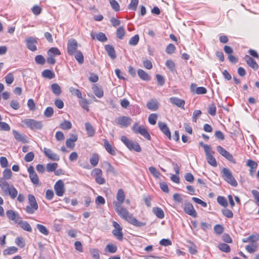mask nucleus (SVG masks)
<instances>
[{
    "instance_id": "nucleus-1",
    "label": "nucleus",
    "mask_w": 259,
    "mask_h": 259,
    "mask_svg": "<svg viewBox=\"0 0 259 259\" xmlns=\"http://www.w3.org/2000/svg\"><path fill=\"white\" fill-rule=\"evenodd\" d=\"M116 212L122 219L127 221L129 223L138 227H142L146 225V223L141 222L138 221L133 214L121 204L118 203H113Z\"/></svg>"
},
{
    "instance_id": "nucleus-2",
    "label": "nucleus",
    "mask_w": 259,
    "mask_h": 259,
    "mask_svg": "<svg viewBox=\"0 0 259 259\" xmlns=\"http://www.w3.org/2000/svg\"><path fill=\"white\" fill-rule=\"evenodd\" d=\"M0 187L3 192L6 195H9L12 198L14 199L17 197L18 191L12 185H9L6 180L0 181Z\"/></svg>"
},
{
    "instance_id": "nucleus-3",
    "label": "nucleus",
    "mask_w": 259,
    "mask_h": 259,
    "mask_svg": "<svg viewBox=\"0 0 259 259\" xmlns=\"http://www.w3.org/2000/svg\"><path fill=\"white\" fill-rule=\"evenodd\" d=\"M200 144L203 147L207 162L210 165L216 167L217 166V162L212 155L214 152L212 151L210 146L203 144L202 142H201Z\"/></svg>"
},
{
    "instance_id": "nucleus-4",
    "label": "nucleus",
    "mask_w": 259,
    "mask_h": 259,
    "mask_svg": "<svg viewBox=\"0 0 259 259\" xmlns=\"http://www.w3.org/2000/svg\"><path fill=\"white\" fill-rule=\"evenodd\" d=\"M121 141L130 150H134L137 152H140L141 151V148L137 142L132 141L124 136L121 137Z\"/></svg>"
},
{
    "instance_id": "nucleus-5",
    "label": "nucleus",
    "mask_w": 259,
    "mask_h": 259,
    "mask_svg": "<svg viewBox=\"0 0 259 259\" xmlns=\"http://www.w3.org/2000/svg\"><path fill=\"white\" fill-rule=\"evenodd\" d=\"M29 205L25 208L26 212L28 214H33L38 209V205L35 197L32 194L28 195Z\"/></svg>"
},
{
    "instance_id": "nucleus-6",
    "label": "nucleus",
    "mask_w": 259,
    "mask_h": 259,
    "mask_svg": "<svg viewBox=\"0 0 259 259\" xmlns=\"http://www.w3.org/2000/svg\"><path fill=\"white\" fill-rule=\"evenodd\" d=\"M222 177L229 184L234 187L238 185L237 181L234 178L232 172L227 168H223L222 170Z\"/></svg>"
},
{
    "instance_id": "nucleus-7",
    "label": "nucleus",
    "mask_w": 259,
    "mask_h": 259,
    "mask_svg": "<svg viewBox=\"0 0 259 259\" xmlns=\"http://www.w3.org/2000/svg\"><path fill=\"white\" fill-rule=\"evenodd\" d=\"M22 122L32 130H40L42 128V123L40 121L28 118L22 120Z\"/></svg>"
},
{
    "instance_id": "nucleus-8",
    "label": "nucleus",
    "mask_w": 259,
    "mask_h": 259,
    "mask_svg": "<svg viewBox=\"0 0 259 259\" xmlns=\"http://www.w3.org/2000/svg\"><path fill=\"white\" fill-rule=\"evenodd\" d=\"M92 176L95 178L96 182L99 185H103L106 180L102 176V171L101 169L97 168L92 171Z\"/></svg>"
},
{
    "instance_id": "nucleus-9",
    "label": "nucleus",
    "mask_w": 259,
    "mask_h": 259,
    "mask_svg": "<svg viewBox=\"0 0 259 259\" xmlns=\"http://www.w3.org/2000/svg\"><path fill=\"white\" fill-rule=\"evenodd\" d=\"M217 151L223 157L226 158L230 162L235 164L236 161L234 158L233 156L230 152L226 150L224 148L221 146L217 147Z\"/></svg>"
},
{
    "instance_id": "nucleus-10",
    "label": "nucleus",
    "mask_w": 259,
    "mask_h": 259,
    "mask_svg": "<svg viewBox=\"0 0 259 259\" xmlns=\"http://www.w3.org/2000/svg\"><path fill=\"white\" fill-rule=\"evenodd\" d=\"M217 151L223 157L226 158L230 162L235 164L236 161L234 158L233 156L230 152L226 150L224 148L221 146L217 147Z\"/></svg>"
},
{
    "instance_id": "nucleus-11",
    "label": "nucleus",
    "mask_w": 259,
    "mask_h": 259,
    "mask_svg": "<svg viewBox=\"0 0 259 259\" xmlns=\"http://www.w3.org/2000/svg\"><path fill=\"white\" fill-rule=\"evenodd\" d=\"M115 123L120 125L121 127H127L132 122V119L128 116H122L116 118L115 120Z\"/></svg>"
},
{
    "instance_id": "nucleus-12",
    "label": "nucleus",
    "mask_w": 259,
    "mask_h": 259,
    "mask_svg": "<svg viewBox=\"0 0 259 259\" xmlns=\"http://www.w3.org/2000/svg\"><path fill=\"white\" fill-rule=\"evenodd\" d=\"M78 43L77 41L73 38L68 40L67 42V51L68 54L70 55H73L77 51Z\"/></svg>"
},
{
    "instance_id": "nucleus-13",
    "label": "nucleus",
    "mask_w": 259,
    "mask_h": 259,
    "mask_svg": "<svg viewBox=\"0 0 259 259\" xmlns=\"http://www.w3.org/2000/svg\"><path fill=\"white\" fill-rule=\"evenodd\" d=\"M54 190L58 196H62L65 192V187L63 181L61 180L57 181L54 185Z\"/></svg>"
},
{
    "instance_id": "nucleus-14",
    "label": "nucleus",
    "mask_w": 259,
    "mask_h": 259,
    "mask_svg": "<svg viewBox=\"0 0 259 259\" xmlns=\"http://www.w3.org/2000/svg\"><path fill=\"white\" fill-rule=\"evenodd\" d=\"M184 210L185 213L192 216L193 218L197 217V212L194 208L192 203L186 202L184 204Z\"/></svg>"
},
{
    "instance_id": "nucleus-15",
    "label": "nucleus",
    "mask_w": 259,
    "mask_h": 259,
    "mask_svg": "<svg viewBox=\"0 0 259 259\" xmlns=\"http://www.w3.org/2000/svg\"><path fill=\"white\" fill-rule=\"evenodd\" d=\"M26 41L27 47L29 50L33 52L36 50V45L37 43L36 38L29 37L26 39Z\"/></svg>"
},
{
    "instance_id": "nucleus-16",
    "label": "nucleus",
    "mask_w": 259,
    "mask_h": 259,
    "mask_svg": "<svg viewBox=\"0 0 259 259\" xmlns=\"http://www.w3.org/2000/svg\"><path fill=\"white\" fill-rule=\"evenodd\" d=\"M44 152L46 156L49 159L54 160V161H59L60 159L59 156L53 152L51 149L44 148Z\"/></svg>"
},
{
    "instance_id": "nucleus-17",
    "label": "nucleus",
    "mask_w": 259,
    "mask_h": 259,
    "mask_svg": "<svg viewBox=\"0 0 259 259\" xmlns=\"http://www.w3.org/2000/svg\"><path fill=\"white\" fill-rule=\"evenodd\" d=\"M6 214L9 220L15 221L16 223H17L21 218L18 213L11 209L8 210Z\"/></svg>"
},
{
    "instance_id": "nucleus-18",
    "label": "nucleus",
    "mask_w": 259,
    "mask_h": 259,
    "mask_svg": "<svg viewBox=\"0 0 259 259\" xmlns=\"http://www.w3.org/2000/svg\"><path fill=\"white\" fill-rule=\"evenodd\" d=\"M158 126L160 130L162 132V133L167 137L168 139L170 140L171 133L166 124L163 122H159Z\"/></svg>"
},
{
    "instance_id": "nucleus-19",
    "label": "nucleus",
    "mask_w": 259,
    "mask_h": 259,
    "mask_svg": "<svg viewBox=\"0 0 259 259\" xmlns=\"http://www.w3.org/2000/svg\"><path fill=\"white\" fill-rule=\"evenodd\" d=\"M169 101L172 104H174L178 107L184 109V105L185 104L184 100L181 99L177 97H171L169 98Z\"/></svg>"
},
{
    "instance_id": "nucleus-20",
    "label": "nucleus",
    "mask_w": 259,
    "mask_h": 259,
    "mask_svg": "<svg viewBox=\"0 0 259 259\" xmlns=\"http://www.w3.org/2000/svg\"><path fill=\"white\" fill-rule=\"evenodd\" d=\"M244 59L249 67H251L254 70H257L258 69V64L251 57L248 55H246L244 57Z\"/></svg>"
},
{
    "instance_id": "nucleus-21",
    "label": "nucleus",
    "mask_w": 259,
    "mask_h": 259,
    "mask_svg": "<svg viewBox=\"0 0 259 259\" xmlns=\"http://www.w3.org/2000/svg\"><path fill=\"white\" fill-rule=\"evenodd\" d=\"M13 134L15 139L18 142H22L23 143H27L26 137L16 130H13Z\"/></svg>"
},
{
    "instance_id": "nucleus-22",
    "label": "nucleus",
    "mask_w": 259,
    "mask_h": 259,
    "mask_svg": "<svg viewBox=\"0 0 259 259\" xmlns=\"http://www.w3.org/2000/svg\"><path fill=\"white\" fill-rule=\"evenodd\" d=\"M104 146L106 151L112 155H116L115 148L106 139L103 140Z\"/></svg>"
},
{
    "instance_id": "nucleus-23",
    "label": "nucleus",
    "mask_w": 259,
    "mask_h": 259,
    "mask_svg": "<svg viewBox=\"0 0 259 259\" xmlns=\"http://www.w3.org/2000/svg\"><path fill=\"white\" fill-rule=\"evenodd\" d=\"M125 195L124 191L122 189H119L116 194V199L117 202H114V203H118L121 204L123 203L125 200Z\"/></svg>"
},
{
    "instance_id": "nucleus-24",
    "label": "nucleus",
    "mask_w": 259,
    "mask_h": 259,
    "mask_svg": "<svg viewBox=\"0 0 259 259\" xmlns=\"http://www.w3.org/2000/svg\"><path fill=\"white\" fill-rule=\"evenodd\" d=\"M105 49L107 51L108 55L112 59H115L116 57V53L114 48L110 45H107L105 46Z\"/></svg>"
},
{
    "instance_id": "nucleus-25",
    "label": "nucleus",
    "mask_w": 259,
    "mask_h": 259,
    "mask_svg": "<svg viewBox=\"0 0 259 259\" xmlns=\"http://www.w3.org/2000/svg\"><path fill=\"white\" fill-rule=\"evenodd\" d=\"M17 224H18L21 228H22L23 230L27 231L29 232H31L32 231V229L30 226V225L26 221H23L20 218V221L17 222Z\"/></svg>"
},
{
    "instance_id": "nucleus-26",
    "label": "nucleus",
    "mask_w": 259,
    "mask_h": 259,
    "mask_svg": "<svg viewBox=\"0 0 259 259\" xmlns=\"http://www.w3.org/2000/svg\"><path fill=\"white\" fill-rule=\"evenodd\" d=\"M138 74L139 77L145 81H149L151 79V76L144 70L139 69L138 70Z\"/></svg>"
},
{
    "instance_id": "nucleus-27",
    "label": "nucleus",
    "mask_w": 259,
    "mask_h": 259,
    "mask_svg": "<svg viewBox=\"0 0 259 259\" xmlns=\"http://www.w3.org/2000/svg\"><path fill=\"white\" fill-rule=\"evenodd\" d=\"M147 107L150 110L156 111L158 108L157 102L155 99H152L147 103Z\"/></svg>"
},
{
    "instance_id": "nucleus-28",
    "label": "nucleus",
    "mask_w": 259,
    "mask_h": 259,
    "mask_svg": "<svg viewBox=\"0 0 259 259\" xmlns=\"http://www.w3.org/2000/svg\"><path fill=\"white\" fill-rule=\"evenodd\" d=\"M258 240H259L258 235H252L247 238H243L242 242L244 243L250 242L251 243H255Z\"/></svg>"
},
{
    "instance_id": "nucleus-29",
    "label": "nucleus",
    "mask_w": 259,
    "mask_h": 259,
    "mask_svg": "<svg viewBox=\"0 0 259 259\" xmlns=\"http://www.w3.org/2000/svg\"><path fill=\"white\" fill-rule=\"evenodd\" d=\"M77 140V137L75 135H72L71 137L66 141V145L67 147L73 148L74 147V142H76Z\"/></svg>"
},
{
    "instance_id": "nucleus-30",
    "label": "nucleus",
    "mask_w": 259,
    "mask_h": 259,
    "mask_svg": "<svg viewBox=\"0 0 259 259\" xmlns=\"http://www.w3.org/2000/svg\"><path fill=\"white\" fill-rule=\"evenodd\" d=\"M85 130L89 137H93L95 133L94 127L89 122L85 123Z\"/></svg>"
},
{
    "instance_id": "nucleus-31",
    "label": "nucleus",
    "mask_w": 259,
    "mask_h": 259,
    "mask_svg": "<svg viewBox=\"0 0 259 259\" xmlns=\"http://www.w3.org/2000/svg\"><path fill=\"white\" fill-rule=\"evenodd\" d=\"M51 90L52 92L56 95V96H59L61 93V89L59 85L57 83H53L51 85Z\"/></svg>"
},
{
    "instance_id": "nucleus-32",
    "label": "nucleus",
    "mask_w": 259,
    "mask_h": 259,
    "mask_svg": "<svg viewBox=\"0 0 259 259\" xmlns=\"http://www.w3.org/2000/svg\"><path fill=\"white\" fill-rule=\"evenodd\" d=\"M153 213L159 219H163L164 213L163 210L159 207H153L152 209Z\"/></svg>"
},
{
    "instance_id": "nucleus-33",
    "label": "nucleus",
    "mask_w": 259,
    "mask_h": 259,
    "mask_svg": "<svg viewBox=\"0 0 259 259\" xmlns=\"http://www.w3.org/2000/svg\"><path fill=\"white\" fill-rule=\"evenodd\" d=\"M42 76L51 79L55 77V74L52 71L46 69L42 72Z\"/></svg>"
},
{
    "instance_id": "nucleus-34",
    "label": "nucleus",
    "mask_w": 259,
    "mask_h": 259,
    "mask_svg": "<svg viewBox=\"0 0 259 259\" xmlns=\"http://www.w3.org/2000/svg\"><path fill=\"white\" fill-rule=\"evenodd\" d=\"M138 134H140L142 136H143L145 139L150 140L151 136L148 131L143 126H140V130L138 131Z\"/></svg>"
},
{
    "instance_id": "nucleus-35",
    "label": "nucleus",
    "mask_w": 259,
    "mask_h": 259,
    "mask_svg": "<svg viewBox=\"0 0 259 259\" xmlns=\"http://www.w3.org/2000/svg\"><path fill=\"white\" fill-rule=\"evenodd\" d=\"M74 55L75 58L79 64H82L84 62V57L80 51H76Z\"/></svg>"
},
{
    "instance_id": "nucleus-36",
    "label": "nucleus",
    "mask_w": 259,
    "mask_h": 259,
    "mask_svg": "<svg viewBox=\"0 0 259 259\" xmlns=\"http://www.w3.org/2000/svg\"><path fill=\"white\" fill-rule=\"evenodd\" d=\"M48 56H53L54 57H55L56 56H58L61 54L60 51L59 50L55 47L51 48L49 50V51L47 52Z\"/></svg>"
},
{
    "instance_id": "nucleus-37",
    "label": "nucleus",
    "mask_w": 259,
    "mask_h": 259,
    "mask_svg": "<svg viewBox=\"0 0 259 259\" xmlns=\"http://www.w3.org/2000/svg\"><path fill=\"white\" fill-rule=\"evenodd\" d=\"M99 160V156L96 153L93 154L90 159L91 165L94 167L96 166L98 164Z\"/></svg>"
},
{
    "instance_id": "nucleus-38",
    "label": "nucleus",
    "mask_w": 259,
    "mask_h": 259,
    "mask_svg": "<svg viewBox=\"0 0 259 259\" xmlns=\"http://www.w3.org/2000/svg\"><path fill=\"white\" fill-rule=\"evenodd\" d=\"M122 229L113 230L112 233L114 236L119 240L121 241L123 239Z\"/></svg>"
},
{
    "instance_id": "nucleus-39",
    "label": "nucleus",
    "mask_w": 259,
    "mask_h": 259,
    "mask_svg": "<svg viewBox=\"0 0 259 259\" xmlns=\"http://www.w3.org/2000/svg\"><path fill=\"white\" fill-rule=\"evenodd\" d=\"M218 248L222 251L228 253L230 251V246L224 243H221L218 245Z\"/></svg>"
},
{
    "instance_id": "nucleus-40",
    "label": "nucleus",
    "mask_w": 259,
    "mask_h": 259,
    "mask_svg": "<svg viewBox=\"0 0 259 259\" xmlns=\"http://www.w3.org/2000/svg\"><path fill=\"white\" fill-rule=\"evenodd\" d=\"M257 245L255 243H251V244L246 245V250L249 253H253L256 250Z\"/></svg>"
},
{
    "instance_id": "nucleus-41",
    "label": "nucleus",
    "mask_w": 259,
    "mask_h": 259,
    "mask_svg": "<svg viewBox=\"0 0 259 259\" xmlns=\"http://www.w3.org/2000/svg\"><path fill=\"white\" fill-rule=\"evenodd\" d=\"M192 88H193V84H192L191 87V90L195 92V93L198 95L205 94L207 92V90H206V88H205L204 87H197L196 88L195 91L193 90Z\"/></svg>"
},
{
    "instance_id": "nucleus-42",
    "label": "nucleus",
    "mask_w": 259,
    "mask_h": 259,
    "mask_svg": "<svg viewBox=\"0 0 259 259\" xmlns=\"http://www.w3.org/2000/svg\"><path fill=\"white\" fill-rule=\"evenodd\" d=\"M60 127L63 130H69L72 127V124L69 121L64 120L60 124Z\"/></svg>"
},
{
    "instance_id": "nucleus-43",
    "label": "nucleus",
    "mask_w": 259,
    "mask_h": 259,
    "mask_svg": "<svg viewBox=\"0 0 259 259\" xmlns=\"http://www.w3.org/2000/svg\"><path fill=\"white\" fill-rule=\"evenodd\" d=\"M36 228L42 234L45 235H49V232L45 226L40 224H37Z\"/></svg>"
},
{
    "instance_id": "nucleus-44",
    "label": "nucleus",
    "mask_w": 259,
    "mask_h": 259,
    "mask_svg": "<svg viewBox=\"0 0 259 259\" xmlns=\"http://www.w3.org/2000/svg\"><path fill=\"white\" fill-rule=\"evenodd\" d=\"M111 7L115 11L117 12L120 10V6L117 2L115 0H109Z\"/></svg>"
},
{
    "instance_id": "nucleus-45",
    "label": "nucleus",
    "mask_w": 259,
    "mask_h": 259,
    "mask_svg": "<svg viewBox=\"0 0 259 259\" xmlns=\"http://www.w3.org/2000/svg\"><path fill=\"white\" fill-rule=\"evenodd\" d=\"M90 253L94 259H100L99 251L96 248H92L90 250Z\"/></svg>"
},
{
    "instance_id": "nucleus-46",
    "label": "nucleus",
    "mask_w": 259,
    "mask_h": 259,
    "mask_svg": "<svg viewBox=\"0 0 259 259\" xmlns=\"http://www.w3.org/2000/svg\"><path fill=\"white\" fill-rule=\"evenodd\" d=\"M69 91L72 94L75 95L78 98H79V99L82 98L81 93L78 89H76L73 87H71L69 89Z\"/></svg>"
},
{
    "instance_id": "nucleus-47",
    "label": "nucleus",
    "mask_w": 259,
    "mask_h": 259,
    "mask_svg": "<svg viewBox=\"0 0 259 259\" xmlns=\"http://www.w3.org/2000/svg\"><path fill=\"white\" fill-rule=\"evenodd\" d=\"M217 108L214 104H210L207 109V112L211 116H214L216 114Z\"/></svg>"
},
{
    "instance_id": "nucleus-48",
    "label": "nucleus",
    "mask_w": 259,
    "mask_h": 259,
    "mask_svg": "<svg viewBox=\"0 0 259 259\" xmlns=\"http://www.w3.org/2000/svg\"><path fill=\"white\" fill-rule=\"evenodd\" d=\"M5 80L6 83L10 85L13 83L14 80V76L12 73H9L5 76Z\"/></svg>"
},
{
    "instance_id": "nucleus-49",
    "label": "nucleus",
    "mask_w": 259,
    "mask_h": 259,
    "mask_svg": "<svg viewBox=\"0 0 259 259\" xmlns=\"http://www.w3.org/2000/svg\"><path fill=\"white\" fill-rule=\"evenodd\" d=\"M58 167V164L57 163H50L47 165V170L48 172L54 171Z\"/></svg>"
},
{
    "instance_id": "nucleus-50",
    "label": "nucleus",
    "mask_w": 259,
    "mask_h": 259,
    "mask_svg": "<svg viewBox=\"0 0 259 259\" xmlns=\"http://www.w3.org/2000/svg\"><path fill=\"white\" fill-rule=\"evenodd\" d=\"M125 35V30L123 27H119L116 31V36L119 39H122Z\"/></svg>"
},
{
    "instance_id": "nucleus-51",
    "label": "nucleus",
    "mask_w": 259,
    "mask_h": 259,
    "mask_svg": "<svg viewBox=\"0 0 259 259\" xmlns=\"http://www.w3.org/2000/svg\"><path fill=\"white\" fill-rule=\"evenodd\" d=\"M93 91L95 95L98 98H100L103 96V91L102 90L98 87L93 88Z\"/></svg>"
},
{
    "instance_id": "nucleus-52",
    "label": "nucleus",
    "mask_w": 259,
    "mask_h": 259,
    "mask_svg": "<svg viewBox=\"0 0 259 259\" xmlns=\"http://www.w3.org/2000/svg\"><path fill=\"white\" fill-rule=\"evenodd\" d=\"M157 119V115L155 113L150 114L148 117L149 122L152 124L154 125L156 123V120Z\"/></svg>"
},
{
    "instance_id": "nucleus-53",
    "label": "nucleus",
    "mask_w": 259,
    "mask_h": 259,
    "mask_svg": "<svg viewBox=\"0 0 259 259\" xmlns=\"http://www.w3.org/2000/svg\"><path fill=\"white\" fill-rule=\"evenodd\" d=\"M34 59L36 64L39 65H44L46 62L45 58L41 55L36 56Z\"/></svg>"
},
{
    "instance_id": "nucleus-54",
    "label": "nucleus",
    "mask_w": 259,
    "mask_h": 259,
    "mask_svg": "<svg viewBox=\"0 0 259 259\" xmlns=\"http://www.w3.org/2000/svg\"><path fill=\"white\" fill-rule=\"evenodd\" d=\"M149 170L152 175L156 178H159L160 174V172L153 166H150L149 167Z\"/></svg>"
},
{
    "instance_id": "nucleus-55",
    "label": "nucleus",
    "mask_w": 259,
    "mask_h": 259,
    "mask_svg": "<svg viewBox=\"0 0 259 259\" xmlns=\"http://www.w3.org/2000/svg\"><path fill=\"white\" fill-rule=\"evenodd\" d=\"M218 202L224 207L228 206V202L226 198L223 196H218L217 198Z\"/></svg>"
},
{
    "instance_id": "nucleus-56",
    "label": "nucleus",
    "mask_w": 259,
    "mask_h": 259,
    "mask_svg": "<svg viewBox=\"0 0 259 259\" xmlns=\"http://www.w3.org/2000/svg\"><path fill=\"white\" fill-rule=\"evenodd\" d=\"M96 38L101 42H105L107 40L106 35L103 32H99L96 34Z\"/></svg>"
},
{
    "instance_id": "nucleus-57",
    "label": "nucleus",
    "mask_w": 259,
    "mask_h": 259,
    "mask_svg": "<svg viewBox=\"0 0 259 259\" xmlns=\"http://www.w3.org/2000/svg\"><path fill=\"white\" fill-rule=\"evenodd\" d=\"M139 36L138 34L132 37L129 40V44L132 46H136L139 42Z\"/></svg>"
},
{
    "instance_id": "nucleus-58",
    "label": "nucleus",
    "mask_w": 259,
    "mask_h": 259,
    "mask_svg": "<svg viewBox=\"0 0 259 259\" xmlns=\"http://www.w3.org/2000/svg\"><path fill=\"white\" fill-rule=\"evenodd\" d=\"M18 249L14 246L10 247L4 251V254H12L17 251Z\"/></svg>"
},
{
    "instance_id": "nucleus-59",
    "label": "nucleus",
    "mask_w": 259,
    "mask_h": 259,
    "mask_svg": "<svg viewBox=\"0 0 259 259\" xmlns=\"http://www.w3.org/2000/svg\"><path fill=\"white\" fill-rule=\"evenodd\" d=\"M54 113V109L51 107H47L45 112H44V115L46 117H51Z\"/></svg>"
},
{
    "instance_id": "nucleus-60",
    "label": "nucleus",
    "mask_w": 259,
    "mask_h": 259,
    "mask_svg": "<svg viewBox=\"0 0 259 259\" xmlns=\"http://www.w3.org/2000/svg\"><path fill=\"white\" fill-rule=\"evenodd\" d=\"M165 65L170 71L173 72L175 70V64L172 61L170 60H167Z\"/></svg>"
},
{
    "instance_id": "nucleus-61",
    "label": "nucleus",
    "mask_w": 259,
    "mask_h": 259,
    "mask_svg": "<svg viewBox=\"0 0 259 259\" xmlns=\"http://www.w3.org/2000/svg\"><path fill=\"white\" fill-rule=\"evenodd\" d=\"M29 178L32 183H33L35 185H37L38 184V178L37 174L35 172L29 175Z\"/></svg>"
},
{
    "instance_id": "nucleus-62",
    "label": "nucleus",
    "mask_w": 259,
    "mask_h": 259,
    "mask_svg": "<svg viewBox=\"0 0 259 259\" xmlns=\"http://www.w3.org/2000/svg\"><path fill=\"white\" fill-rule=\"evenodd\" d=\"M34 158V153L32 152H30L26 154L24 157V160L26 162H31L33 160Z\"/></svg>"
},
{
    "instance_id": "nucleus-63",
    "label": "nucleus",
    "mask_w": 259,
    "mask_h": 259,
    "mask_svg": "<svg viewBox=\"0 0 259 259\" xmlns=\"http://www.w3.org/2000/svg\"><path fill=\"white\" fill-rule=\"evenodd\" d=\"M138 3L139 0H131V2L128 5V9L133 10H136Z\"/></svg>"
},
{
    "instance_id": "nucleus-64",
    "label": "nucleus",
    "mask_w": 259,
    "mask_h": 259,
    "mask_svg": "<svg viewBox=\"0 0 259 259\" xmlns=\"http://www.w3.org/2000/svg\"><path fill=\"white\" fill-rule=\"evenodd\" d=\"M214 232L219 235L221 234L224 231V228L221 225H216L214 227Z\"/></svg>"
}]
</instances>
